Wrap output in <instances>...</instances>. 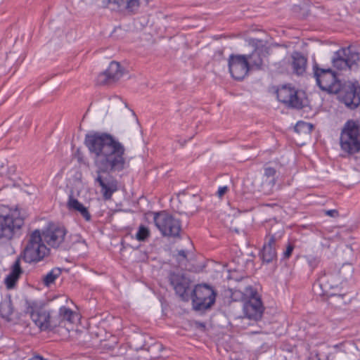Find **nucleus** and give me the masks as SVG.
I'll use <instances>...</instances> for the list:
<instances>
[{"mask_svg": "<svg viewBox=\"0 0 360 360\" xmlns=\"http://www.w3.org/2000/svg\"><path fill=\"white\" fill-rule=\"evenodd\" d=\"M85 143L90 153L95 155L94 163L97 169L94 182L100 186L103 198L110 200L118 191V181L112 176L103 178L102 174L119 173L127 168L129 162L125 147L108 133L86 136Z\"/></svg>", "mask_w": 360, "mask_h": 360, "instance_id": "obj_1", "label": "nucleus"}, {"mask_svg": "<svg viewBox=\"0 0 360 360\" xmlns=\"http://www.w3.org/2000/svg\"><path fill=\"white\" fill-rule=\"evenodd\" d=\"M50 249L41 240V233L35 230L30 236L28 242L20 255L13 263L11 271L5 278V283L8 289L13 288L22 273L20 267V259L27 263H37L49 255Z\"/></svg>", "mask_w": 360, "mask_h": 360, "instance_id": "obj_2", "label": "nucleus"}, {"mask_svg": "<svg viewBox=\"0 0 360 360\" xmlns=\"http://www.w3.org/2000/svg\"><path fill=\"white\" fill-rule=\"evenodd\" d=\"M233 295L236 297H239L243 302V308L246 318L254 321H258L262 318L264 307L261 297L255 289L249 285L243 290H235Z\"/></svg>", "mask_w": 360, "mask_h": 360, "instance_id": "obj_3", "label": "nucleus"}, {"mask_svg": "<svg viewBox=\"0 0 360 360\" xmlns=\"http://www.w3.org/2000/svg\"><path fill=\"white\" fill-rule=\"evenodd\" d=\"M341 149L348 153L354 154L360 151V122L348 120L344 125L340 139Z\"/></svg>", "mask_w": 360, "mask_h": 360, "instance_id": "obj_4", "label": "nucleus"}, {"mask_svg": "<svg viewBox=\"0 0 360 360\" xmlns=\"http://www.w3.org/2000/svg\"><path fill=\"white\" fill-rule=\"evenodd\" d=\"M217 293L207 284L197 285L192 291L193 307L196 311L207 310L214 304Z\"/></svg>", "mask_w": 360, "mask_h": 360, "instance_id": "obj_5", "label": "nucleus"}, {"mask_svg": "<svg viewBox=\"0 0 360 360\" xmlns=\"http://www.w3.org/2000/svg\"><path fill=\"white\" fill-rule=\"evenodd\" d=\"M65 226H46L41 233V240L55 249L69 250L70 243L67 240Z\"/></svg>", "mask_w": 360, "mask_h": 360, "instance_id": "obj_6", "label": "nucleus"}, {"mask_svg": "<svg viewBox=\"0 0 360 360\" xmlns=\"http://www.w3.org/2000/svg\"><path fill=\"white\" fill-rule=\"evenodd\" d=\"M26 313L28 314L34 324L41 330L52 329L59 323L55 321L54 318H51L49 313L41 307H39L34 302H28Z\"/></svg>", "mask_w": 360, "mask_h": 360, "instance_id": "obj_7", "label": "nucleus"}, {"mask_svg": "<svg viewBox=\"0 0 360 360\" xmlns=\"http://www.w3.org/2000/svg\"><path fill=\"white\" fill-rule=\"evenodd\" d=\"M359 56L349 47L342 48L333 53L331 59L334 68L340 70H353L357 68Z\"/></svg>", "mask_w": 360, "mask_h": 360, "instance_id": "obj_8", "label": "nucleus"}, {"mask_svg": "<svg viewBox=\"0 0 360 360\" xmlns=\"http://www.w3.org/2000/svg\"><path fill=\"white\" fill-rule=\"evenodd\" d=\"M313 71L316 84L321 89L329 92L337 91V76L332 69L319 68L314 64Z\"/></svg>", "mask_w": 360, "mask_h": 360, "instance_id": "obj_9", "label": "nucleus"}, {"mask_svg": "<svg viewBox=\"0 0 360 360\" xmlns=\"http://www.w3.org/2000/svg\"><path fill=\"white\" fill-rule=\"evenodd\" d=\"M229 72L235 79L241 80L249 71V63L245 55H230L229 58Z\"/></svg>", "mask_w": 360, "mask_h": 360, "instance_id": "obj_10", "label": "nucleus"}, {"mask_svg": "<svg viewBox=\"0 0 360 360\" xmlns=\"http://www.w3.org/2000/svg\"><path fill=\"white\" fill-rule=\"evenodd\" d=\"M340 99L348 108L351 110L356 108L360 105V84L359 82L346 84L341 93Z\"/></svg>", "mask_w": 360, "mask_h": 360, "instance_id": "obj_11", "label": "nucleus"}, {"mask_svg": "<svg viewBox=\"0 0 360 360\" xmlns=\"http://www.w3.org/2000/svg\"><path fill=\"white\" fill-rule=\"evenodd\" d=\"M169 281L176 295L183 300H188L189 298L190 279L184 274L172 272L169 274Z\"/></svg>", "mask_w": 360, "mask_h": 360, "instance_id": "obj_12", "label": "nucleus"}, {"mask_svg": "<svg viewBox=\"0 0 360 360\" xmlns=\"http://www.w3.org/2000/svg\"><path fill=\"white\" fill-rule=\"evenodd\" d=\"M146 222H153L157 226L160 225H179L182 221L175 215L172 214L167 211L162 210L160 212H148L144 214Z\"/></svg>", "mask_w": 360, "mask_h": 360, "instance_id": "obj_13", "label": "nucleus"}, {"mask_svg": "<svg viewBox=\"0 0 360 360\" xmlns=\"http://www.w3.org/2000/svg\"><path fill=\"white\" fill-rule=\"evenodd\" d=\"M278 101L290 107L301 108L302 100L297 96V90L290 85H283L276 91Z\"/></svg>", "mask_w": 360, "mask_h": 360, "instance_id": "obj_14", "label": "nucleus"}, {"mask_svg": "<svg viewBox=\"0 0 360 360\" xmlns=\"http://www.w3.org/2000/svg\"><path fill=\"white\" fill-rule=\"evenodd\" d=\"M334 278V275L324 273L313 285V290L318 293L319 289H320L321 290V295H333L330 290L337 288L339 283V281H335Z\"/></svg>", "mask_w": 360, "mask_h": 360, "instance_id": "obj_15", "label": "nucleus"}, {"mask_svg": "<svg viewBox=\"0 0 360 360\" xmlns=\"http://www.w3.org/2000/svg\"><path fill=\"white\" fill-rule=\"evenodd\" d=\"M122 76V71L119 63L112 61L108 69L98 75L97 83L101 85L109 84L118 80Z\"/></svg>", "mask_w": 360, "mask_h": 360, "instance_id": "obj_16", "label": "nucleus"}, {"mask_svg": "<svg viewBox=\"0 0 360 360\" xmlns=\"http://www.w3.org/2000/svg\"><path fill=\"white\" fill-rule=\"evenodd\" d=\"M327 324L328 321L325 319L317 320L311 318L309 322L306 338H308L309 340L316 338L323 340L328 329Z\"/></svg>", "mask_w": 360, "mask_h": 360, "instance_id": "obj_17", "label": "nucleus"}, {"mask_svg": "<svg viewBox=\"0 0 360 360\" xmlns=\"http://www.w3.org/2000/svg\"><path fill=\"white\" fill-rule=\"evenodd\" d=\"M19 211L0 205V225H21L22 219L19 217Z\"/></svg>", "mask_w": 360, "mask_h": 360, "instance_id": "obj_18", "label": "nucleus"}, {"mask_svg": "<svg viewBox=\"0 0 360 360\" xmlns=\"http://www.w3.org/2000/svg\"><path fill=\"white\" fill-rule=\"evenodd\" d=\"M291 65L294 73L297 75H303L306 71L307 59L301 53L294 51L291 55Z\"/></svg>", "mask_w": 360, "mask_h": 360, "instance_id": "obj_19", "label": "nucleus"}, {"mask_svg": "<svg viewBox=\"0 0 360 360\" xmlns=\"http://www.w3.org/2000/svg\"><path fill=\"white\" fill-rule=\"evenodd\" d=\"M184 202L185 213L186 214H194L198 208L201 199L198 195H184L181 200Z\"/></svg>", "mask_w": 360, "mask_h": 360, "instance_id": "obj_20", "label": "nucleus"}, {"mask_svg": "<svg viewBox=\"0 0 360 360\" xmlns=\"http://www.w3.org/2000/svg\"><path fill=\"white\" fill-rule=\"evenodd\" d=\"M264 180L263 184H267L269 189L264 191L265 194L269 195L272 193L273 188L275 186L276 182V170L271 167H265L264 169Z\"/></svg>", "mask_w": 360, "mask_h": 360, "instance_id": "obj_21", "label": "nucleus"}, {"mask_svg": "<svg viewBox=\"0 0 360 360\" xmlns=\"http://www.w3.org/2000/svg\"><path fill=\"white\" fill-rule=\"evenodd\" d=\"M250 68H255L259 69L262 66L263 59L262 57V51L255 49L251 54L246 56Z\"/></svg>", "mask_w": 360, "mask_h": 360, "instance_id": "obj_22", "label": "nucleus"}, {"mask_svg": "<svg viewBox=\"0 0 360 360\" xmlns=\"http://www.w3.org/2000/svg\"><path fill=\"white\" fill-rule=\"evenodd\" d=\"M13 311L12 302L10 298L3 300L0 303V316L5 319H10Z\"/></svg>", "mask_w": 360, "mask_h": 360, "instance_id": "obj_23", "label": "nucleus"}, {"mask_svg": "<svg viewBox=\"0 0 360 360\" xmlns=\"http://www.w3.org/2000/svg\"><path fill=\"white\" fill-rule=\"evenodd\" d=\"M58 315V319H55V321L59 323L58 326L63 321H68L69 323L74 322V312L69 308L65 307H60Z\"/></svg>", "mask_w": 360, "mask_h": 360, "instance_id": "obj_24", "label": "nucleus"}, {"mask_svg": "<svg viewBox=\"0 0 360 360\" xmlns=\"http://www.w3.org/2000/svg\"><path fill=\"white\" fill-rule=\"evenodd\" d=\"M260 255L263 262H272L277 257L276 249L264 245Z\"/></svg>", "mask_w": 360, "mask_h": 360, "instance_id": "obj_25", "label": "nucleus"}, {"mask_svg": "<svg viewBox=\"0 0 360 360\" xmlns=\"http://www.w3.org/2000/svg\"><path fill=\"white\" fill-rule=\"evenodd\" d=\"M61 274V269L56 267L52 269L49 272L47 273L43 278V283L45 286L49 287L53 283L56 278H58Z\"/></svg>", "mask_w": 360, "mask_h": 360, "instance_id": "obj_26", "label": "nucleus"}, {"mask_svg": "<svg viewBox=\"0 0 360 360\" xmlns=\"http://www.w3.org/2000/svg\"><path fill=\"white\" fill-rule=\"evenodd\" d=\"M162 233L168 237H179L181 226H158Z\"/></svg>", "mask_w": 360, "mask_h": 360, "instance_id": "obj_27", "label": "nucleus"}, {"mask_svg": "<svg viewBox=\"0 0 360 360\" xmlns=\"http://www.w3.org/2000/svg\"><path fill=\"white\" fill-rule=\"evenodd\" d=\"M340 345H335L330 347V351L326 356V360H341L344 352L340 349Z\"/></svg>", "mask_w": 360, "mask_h": 360, "instance_id": "obj_28", "label": "nucleus"}, {"mask_svg": "<svg viewBox=\"0 0 360 360\" xmlns=\"http://www.w3.org/2000/svg\"><path fill=\"white\" fill-rule=\"evenodd\" d=\"M139 6L140 2L139 0H126L124 11L134 14L139 10Z\"/></svg>", "mask_w": 360, "mask_h": 360, "instance_id": "obj_29", "label": "nucleus"}, {"mask_svg": "<svg viewBox=\"0 0 360 360\" xmlns=\"http://www.w3.org/2000/svg\"><path fill=\"white\" fill-rule=\"evenodd\" d=\"M283 232H278V234L271 235L269 234L265 238L264 245L268 247L274 248L276 249V243L278 240L282 237Z\"/></svg>", "mask_w": 360, "mask_h": 360, "instance_id": "obj_30", "label": "nucleus"}, {"mask_svg": "<svg viewBox=\"0 0 360 360\" xmlns=\"http://www.w3.org/2000/svg\"><path fill=\"white\" fill-rule=\"evenodd\" d=\"M304 258L306 259L308 265L312 270L316 269L321 262L320 257L313 255H306L304 256Z\"/></svg>", "mask_w": 360, "mask_h": 360, "instance_id": "obj_31", "label": "nucleus"}, {"mask_svg": "<svg viewBox=\"0 0 360 360\" xmlns=\"http://www.w3.org/2000/svg\"><path fill=\"white\" fill-rule=\"evenodd\" d=\"M1 235L8 239L12 238L15 229L19 230L21 226H0Z\"/></svg>", "mask_w": 360, "mask_h": 360, "instance_id": "obj_32", "label": "nucleus"}, {"mask_svg": "<svg viewBox=\"0 0 360 360\" xmlns=\"http://www.w3.org/2000/svg\"><path fill=\"white\" fill-rule=\"evenodd\" d=\"M353 273V268L350 265H343L339 271V274L343 279L347 280L352 277Z\"/></svg>", "mask_w": 360, "mask_h": 360, "instance_id": "obj_33", "label": "nucleus"}, {"mask_svg": "<svg viewBox=\"0 0 360 360\" xmlns=\"http://www.w3.org/2000/svg\"><path fill=\"white\" fill-rule=\"evenodd\" d=\"M149 230L146 226H139L135 238L139 241H144L149 236Z\"/></svg>", "mask_w": 360, "mask_h": 360, "instance_id": "obj_34", "label": "nucleus"}, {"mask_svg": "<svg viewBox=\"0 0 360 360\" xmlns=\"http://www.w3.org/2000/svg\"><path fill=\"white\" fill-rule=\"evenodd\" d=\"M126 0H108V5H112V9L124 11Z\"/></svg>", "mask_w": 360, "mask_h": 360, "instance_id": "obj_35", "label": "nucleus"}, {"mask_svg": "<svg viewBox=\"0 0 360 360\" xmlns=\"http://www.w3.org/2000/svg\"><path fill=\"white\" fill-rule=\"evenodd\" d=\"M316 231L318 232V233L321 236L323 237V238L325 239H327V240H333L335 236H336V233L335 234H331L332 233V230H328L327 229H316Z\"/></svg>", "mask_w": 360, "mask_h": 360, "instance_id": "obj_36", "label": "nucleus"}, {"mask_svg": "<svg viewBox=\"0 0 360 360\" xmlns=\"http://www.w3.org/2000/svg\"><path fill=\"white\" fill-rule=\"evenodd\" d=\"M81 204L77 199L74 198L71 195L69 196L68 201V207L70 210H76V209L79 208Z\"/></svg>", "mask_w": 360, "mask_h": 360, "instance_id": "obj_37", "label": "nucleus"}, {"mask_svg": "<svg viewBox=\"0 0 360 360\" xmlns=\"http://www.w3.org/2000/svg\"><path fill=\"white\" fill-rule=\"evenodd\" d=\"M76 211L79 212L80 215L85 219L86 221H89L91 219V214L89 212L87 208L84 207L82 204L79 206V208L76 209Z\"/></svg>", "mask_w": 360, "mask_h": 360, "instance_id": "obj_38", "label": "nucleus"}, {"mask_svg": "<svg viewBox=\"0 0 360 360\" xmlns=\"http://www.w3.org/2000/svg\"><path fill=\"white\" fill-rule=\"evenodd\" d=\"M312 126L308 123H306L304 122H298L296 127L295 130L299 131L300 129H307L310 130Z\"/></svg>", "mask_w": 360, "mask_h": 360, "instance_id": "obj_39", "label": "nucleus"}, {"mask_svg": "<svg viewBox=\"0 0 360 360\" xmlns=\"http://www.w3.org/2000/svg\"><path fill=\"white\" fill-rule=\"evenodd\" d=\"M187 258L186 252L184 250H181L178 251V253L176 255V259L179 263L182 262L183 261L186 260Z\"/></svg>", "mask_w": 360, "mask_h": 360, "instance_id": "obj_40", "label": "nucleus"}, {"mask_svg": "<svg viewBox=\"0 0 360 360\" xmlns=\"http://www.w3.org/2000/svg\"><path fill=\"white\" fill-rule=\"evenodd\" d=\"M293 250H294V246L291 244H289L288 245L285 251L283 252V257L285 259L289 258L291 256Z\"/></svg>", "mask_w": 360, "mask_h": 360, "instance_id": "obj_41", "label": "nucleus"}, {"mask_svg": "<svg viewBox=\"0 0 360 360\" xmlns=\"http://www.w3.org/2000/svg\"><path fill=\"white\" fill-rule=\"evenodd\" d=\"M228 191V187L226 186H220L218 188L217 192V195L219 198H221Z\"/></svg>", "mask_w": 360, "mask_h": 360, "instance_id": "obj_42", "label": "nucleus"}, {"mask_svg": "<svg viewBox=\"0 0 360 360\" xmlns=\"http://www.w3.org/2000/svg\"><path fill=\"white\" fill-rule=\"evenodd\" d=\"M325 213L327 216L331 217H335L338 214V212L336 210H329L325 211Z\"/></svg>", "mask_w": 360, "mask_h": 360, "instance_id": "obj_43", "label": "nucleus"}, {"mask_svg": "<svg viewBox=\"0 0 360 360\" xmlns=\"http://www.w3.org/2000/svg\"><path fill=\"white\" fill-rule=\"evenodd\" d=\"M233 231H235L236 233H239V231L238 230V229L236 228H234V229L233 230Z\"/></svg>", "mask_w": 360, "mask_h": 360, "instance_id": "obj_44", "label": "nucleus"}, {"mask_svg": "<svg viewBox=\"0 0 360 360\" xmlns=\"http://www.w3.org/2000/svg\"><path fill=\"white\" fill-rule=\"evenodd\" d=\"M311 344H312V345H317V344H319V342H314L313 341H311Z\"/></svg>", "mask_w": 360, "mask_h": 360, "instance_id": "obj_45", "label": "nucleus"}]
</instances>
